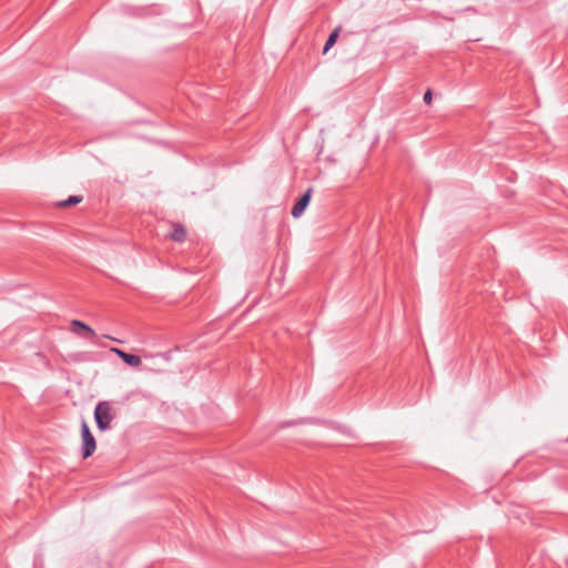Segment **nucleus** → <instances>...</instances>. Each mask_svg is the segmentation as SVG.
Listing matches in <instances>:
<instances>
[{
	"label": "nucleus",
	"instance_id": "nucleus-1",
	"mask_svg": "<svg viewBox=\"0 0 568 568\" xmlns=\"http://www.w3.org/2000/svg\"><path fill=\"white\" fill-rule=\"evenodd\" d=\"M94 420L100 432L111 428V423L116 414L110 402H99L94 408Z\"/></svg>",
	"mask_w": 568,
	"mask_h": 568
},
{
	"label": "nucleus",
	"instance_id": "nucleus-2",
	"mask_svg": "<svg viewBox=\"0 0 568 568\" xmlns=\"http://www.w3.org/2000/svg\"><path fill=\"white\" fill-rule=\"evenodd\" d=\"M81 455L83 459L91 457L97 449V442L85 420L81 424Z\"/></svg>",
	"mask_w": 568,
	"mask_h": 568
},
{
	"label": "nucleus",
	"instance_id": "nucleus-3",
	"mask_svg": "<svg viewBox=\"0 0 568 568\" xmlns=\"http://www.w3.org/2000/svg\"><path fill=\"white\" fill-rule=\"evenodd\" d=\"M71 332L90 341L95 337V332L89 325L79 320H73L71 322Z\"/></svg>",
	"mask_w": 568,
	"mask_h": 568
},
{
	"label": "nucleus",
	"instance_id": "nucleus-4",
	"mask_svg": "<svg viewBox=\"0 0 568 568\" xmlns=\"http://www.w3.org/2000/svg\"><path fill=\"white\" fill-rule=\"evenodd\" d=\"M312 196V187L307 189L306 192L296 201L292 207L291 214L293 217H300L306 210Z\"/></svg>",
	"mask_w": 568,
	"mask_h": 568
},
{
	"label": "nucleus",
	"instance_id": "nucleus-5",
	"mask_svg": "<svg viewBox=\"0 0 568 568\" xmlns=\"http://www.w3.org/2000/svg\"><path fill=\"white\" fill-rule=\"evenodd\" d=\"M111 351L129 366L135 367L141 364V357L138 355L126 353L120 348H112Z\"/></svg>",
	"mask_w": 568,
	"mask_h": 568
},
{
	"label": "nucleus",
	"instance_id": "nucleus-6",
	"mask_svg": "<svg viewBox=\"0 0 568 568\" xmlns=\"http://www.w3.org/2000/svg\"><path fill=\"white\" fill-rule=\"evenodd\" d=\"M169 237L178 243H182L186 239V230L182 224H174L173 230L170 233Z\"/></svg>",
	"mask_w": 568,
	"mask_h": 568
},
{
	"label": "nucleus",
	"instance_id": "nucleus-7",
	"mask_svg": "<svg viewBox=\"0 0 568 568\" xmlns=\"http://www.w3.org/2000/svg\"><path fill=\"white\" fill-rule=\"evenodd\" d=\"M339 27L335 28L331 34L328 36L325 44H324V48H323V53H327L328 50L336 43V40L338 38V33H339Z\"/></svg>",
	"mask_w": 568,
	"mask_h": 568
},
{
	"label": "nucleus",
	"instance_id": "nucleus-8",
	"mask_svg": "<svg viewBox=\"0 0 568 568\" xmlns=\"http://www.w3.org/2000/svg\"><path fill=\"white\" fill-rule=\"evenodd\" d=\"M83 200L82 195H71L67 200L58 203L60 207H69L81 203Z\"/></svg>",
	"mask_w": 568,
	"mask_h": 568
},
{
	"label": "nucleus",
	"instance_id": "nucleus-9",
	"mask_svg": "<svg viewBox=\"0 0 568 568\" xmlns=\"http://www.w3.org/2000/svg\"><path fill=\"white\" fill-rule=\"evenodd\" d=\"M423 99H424V102L426 104H430L432 99H433V93H432V91L429 89L424 93V98Z\"/></svg>",
	"mask_w": 568,
	"mask_h": 568
}]
</instances>
